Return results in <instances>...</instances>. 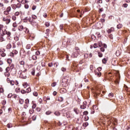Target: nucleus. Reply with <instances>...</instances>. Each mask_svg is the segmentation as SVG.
Masks as SVG:
<instances>
[{
	"label": "nucleus",
	"mask_w": 130,
	"mask_h": 130,
	"mask_svg": "<svg viewBox=\"0 0 130 130\" xmlns=\"http://www.w3.org/2000/svg\"><path fill=\"white\" fill-rule=\"evenodd\" d=\"M78 66H79L78 62H76V61H73L72 68L73 70H77V69H78Z\"/></svg>",
	"instance_id": "0eeeda50"
},
{
	"label": "nucleus",
	"mask_w": 130,
	"mask_h": 130,
	"mask_svg": "<svg viewBox=\"0 0 130 130\" xmlns=\"http://www.w3.org/2000/svg\"><path fill=\"white\" fill-rule=\"evenodd\" d=\"M12 54L13 55H16V54H18V51L16 49H13Z\"/></svg>",
	"instance_id": "aec40b11"
},
{
	"label": "nucleus",
	"mask_w": 130,
	"mask_h": 130,
	"mask_svg": "<svg viewBox=\"0 0 130 130\" xmlns=\"http://www.w3.org/2000/svg\"><path fill=\"white\" fill-rule=\"evenodd\" d=\"M6 11L8 12L9 13H10V12H11V11H12V8H11L10 6H9L7 8Z\"/></svg>",
	"instance_id": "c756f323"
},
{
	"label": "nucleus",
	"mask_w": 130,
	"mask_h": 130,
	"mask_svg": "<svg viewBox=\"0 0 130 130\" xmlns=\"http://www.w3.org/2000/svg\"><path fill=\"white\" fill-rule=\"evenodd\" d=\"M73 111L77 115L80 114V110H79V109L78 108H74L73 109Z\"/></svg>",
	"instance_id": "4468645a"
},
{
	"label": "nucleus",
	"mask_w": 130,
	"mask_h": 130,
	"mask_svg": "<svg viewBox=\"0 0 130 130\" xmlns=\"http://www.w3.org/2000/svg\"><path fill=\"white\" fill-rule=\"evenodd\" d=\"M29 114H33V113H34V110H33V109H29Z\"/></svg>",
	"instance_id": "ea45409f"
},
{
	"label": "nucleus",
	"mask_w": 130,
	"mask_h": 130,
	"mask_svg": "<svg viewBox=\"0 0 130 130\" xmlns=\"http://www.w3.org/2000/svg\"><path fill=\"white\" fill-rule=\"evenodd\" d=\"M11 86H14L15 85V82L13 80H11L10 82Z\"/></svg>",
	"instance_id": "4d7b16f0"
},
{
	"label": "nucleus",
	"mask_w": 130,
	"mask_h": 130,
	"mask_svg": "<svg viewBox=\"0 0 130 130\" xmlns=\"http://www.w3.org/2000/svg\"><path fill=\"white\" fill-rule=\"evenodd\" d=\"M113 31H114V27H111L110 29L107 30V32H108V34H110V33L113 32Z\"/></svg>",
	"instance_id": "dca6fc26"
},
{
	"label": "nucleus",
	"mask_w": 130,
	"mask_h": 130,
	"mask_svg": "<svg viewBox=\"0 0 130 130\" xmlns=\"http://www.w3.org/2000/svg\"><path fill=\"white\" fill-rule=\"evenodd\" d=\"M98 55L99 57H102V56H103V54H102V53L99 52Z\"/></svg>",
	"instance_id": "0e129e2a"
},
{
	"label": "nucleus",
	"mask_w": 130,
	"mask_h": 130,
	"mask_svg": "<svg viewBox=\"0 0 130 130\" xmlns=\"http://www.w3.org/2000/svg\"><path fill=\"white\" fill-rule=\"evenodd\" d=\"M79 50H75L73 53V57H78V56H79Z\"/></svg>",
	"instance_id": "1a4fd4ad"
},
{
	"label": "nucleus",
	"mask_w": 130,
	"mask_h": 130,
	"mask_svg": "<svg viewBox=\"0 0 130 130\" xmlns=\"http://www.w3.org/2000/svg\"><path fill=\"white\" fill-rule=\"evenodd\" d=\"M22 46V44L20 42H18L16 44V49L17 50H20L21 49V47Z\"/></svg>",
	"instance_id": "f8f14e48"
},
{
	"label": "nucleus",
	"mask_w": 130,
	"mask_h": 130,
	"mask_svg": "<svg viewBox=\"0 0 130 130\" xmlns=\"http://www.w3.org/2000/svg\"><path fill=\"white\" fill-rule=\"evenodd\" d=\"M20 92H21V94H26V90H25L24 89H22Z\"/></svg>",
	"instance_id": "680f3d73"
},
{
	"label": "nucleus",
	"mask_w": 130,
	"mask_h": 130,
	"mask_svg": "<svg viewBox=\"0 0 130 130\" xmlns=\"http://www.w3.org/2000/svg\"><path fill=\"white\" fill-rule=\"evenodd\" d=\"M31 104H32V109H35V108H36V107L37 106L36 104L35 103H34V101H32L31 102Z\"/></svg>",
	"instance_id": "6ab92c4d"
},
{
	"label": "nucleus",
	"mask_w": 130,
	"mask_h": 130,
	"mask_svg": "<svg viewBox=\"0 0 130 130\" xmlns=\"http://www.w3.org/2000/svg\"><path fill=\"white\" fill-rule=\"evenodd\" d=\"M22 13V12L21 11H17V12H16L15 13H14V15L16 16V17H18L19 16H20V14Z\"/></svg>",
	"instance_id": "b1692460"
},
{
	"label": "nucleus",
	"mask_w": 130,
	"mask_h": 130,
	"mask_svg": "<svg viewBox=\"0 0 130 130\" xmlns=\"http://www.w3.org/2000/svg\"><path fill=\"white\" fill-rule=\"evenodd\" d=\"M6 48L7 49H11L12 48V44H11L10 43L8 44L6 46Z\"/></svg>",
	"instance_id": "393cba45"
},
{
	"label": "nucleus",
	"mask_w": 130,
	"mask_h": 130,
	"mask_svg": "<svg viewBox=\"0 0 130 130\" xmlns=\"http://www.w3.org/2000/svg\"><path fill=\"white\" fill-rule=\"evenodd\" d=\"M31 58L34 60H36V59H37V56H36L35 55H34L32 56Z\"/></svg>",
	"instance_id": "4c0bfd02"
},
{
	"label": "nucleus",
	"mask_w": 130,
	"mask_h": 130,
	"mask_svg": "<svg viewBox=\"0 0 130 130\" xmlns=\"http://www.w3.org/2000/svg\"><path fill=\"white\" fill-rule=\"evenodd\" d=\"M70 13L71 14V15H76V10L75 9H71L70 10Z\"/></svg>",
	"instance_id": "4be33fe9"
},
{
	"label": "nucleus",
	"mask_w": 130,
	"mask_h": 130,
	"mask_svg": "<svg viewBox=\"0 0 130 130\" xmlns=\"http://www.w3.org/2000/svg\"><path fill=\"white\" fill-rule=\"evenodd\" d=\"M37 8V6L35 5H33L32 7H31V10H32V11H35Z\"/></svg>",
	"instance_id": "603ef678"
},
{
	"label": "nucleus",
	"mask_w": 130,
	"mask_h": 130,
	"mask_svg": "<svg viewBox=\"0 0 130 130\" xmlns=\"http://www.w3.org/2000/svg\"><path fill=\"white\" fill-rule=\"evenodd\" d=\"M3 14L6 16H2V21L3 22H5V23L6 25H9L10 23H11V18L12 17H11V15H10V12H8V11H6V10H5L3 12Z\"/></svg>",
	"instance_id": "f03ea898"
},
{
	"label": "nucleus",
	"mask_w": 130,
	"mask_h": 130,
	"mask_svg": "<svg viewBox=\"0 0 130 130\" xmlns=\"http://www.w3.org/2000/svg\"><path fill=\"white\" fill-rule=\"evenodd\" d=\"M19 104L23 105L24 104V100L22 99H19Z\"/></svg>",
	"instance_id": "a878e982"
},
{
	"label": "nucleus",
	"mask_w": 130,
	"mask_h": 130,
	"mask_svg": "<svg viewBox=\"0 0 130 130\" xmlns=\"http://www.w3.org/2000/svg\"><path fill=\"white\" fill-rule=\"evenodd\" d=\"M1 55L2 57H5V56H6V54L4 52L2 53H1Z\"/></svg>",
	"instance_id": "052dcab7"
},
{
	"label": "nucleus",
	"mask_w": 130,
	"mask_h": 130,
	"mask_svg": "<svg viewBox=\"0 0 130 130\" xmlns=\"http://www.w3.org/2000/svg\"><path fill=\"white\" fill-rule=\"evenodd\" d=\"M128 5L126 3L123 4L122 5V8H126L127 7H128Z\"/></svg>",
	"instance_id": "864d4df0"
},
{
	"label": "nucleus",
	"mask_w": 130,
	"mask_h": 130,
	"mask_svg": "<svg viewBox=\"0 0 130 130\" xmlns=\"http://www.w3.org/2000/svg\"><path fill=\"white\" fill-rule=\"evenodd\" d=\"M0 33H2L3 35H7V40H11V35H12V33L11 31H9L7 30L6 27L3 24H0Z\"/></svg>",
	"instance_id": "f257e3e1"
},
{
	"label": "nucleus",
	"mask_w": 130,
	"mask_h": 130,
	"mask_svg": "<svg viewBox=\"0 0 130 130\" xmlns=\"http://www.w3.org/2000/svg\"><path fill=\"white\" fill-rule=\"evenodd\" d=\"M14 40L15 41H19V37H14Z\"/></svg>",
	"instance_id": "338daca9"
},
{
	"label": "nucleus",
	"mask_w": 130,
	"mask_h": 130,
	"mask_svg": "<svg viewBox=\"0 0 130 130\" xmlns=\"http://www.w3.org/2000/svg\"><path fill=\"white\" fill-rule=\"evenodd\" d=\"M7 127H8L9 128H10V127H13V125H12V124L11 123H8L7 125Z\"/></svg>",
	"instance_id": "6e6d98bb"
},
{
	"label": "nucleus",
	"mask_w": 130,
	"mask_h": 130,
	"mask_svg": "<svg viewBox=\"0 0 130 130\" xmlns=\"http://www.w3.org/2000/svg\"><path fill=\"white\" fill-rule=\"evenodd\" d=\"M67 117L68 118H74V117H75V115L71 112H68L67 113Z\"/></svg>",
	"instance_id": "6e6552de"
},
{
	"label": "nucleus",
	"mask_w": 130,
	"mask_h": 130,
	"mask_svg": "<svg viewBox=\"0 0 130 130\" xmlns=\"http://www.w3.org/2000/svg\"><path fill=\"white\" fill-rule=\"evenodd\" d=\"M20 76L22 79H27V74H24L23 75L21 74Z\"/></svg>",
	"instance_id": "cd10ccee"
},
{
	"label": "nucleus",
	"mask_w": 130,
	"mask_h": 130,
	"mask_svg": "<svg viewBox=\"0 0 130 130\" xmlns=\"http://www.w3.org/2000/svg\"><path fill=\"white\" fill-rule=\"evenodd\" d=\"M87 106V102L84 101L83 103V105L80 106L81 109H85Z\"/></svg>",
	"instance_id": "9d476101"
},
{
	"label": "nucleus",
	"mask_w": 130,
	"mask_h": 130,
	"mask_svg": "<svg viewBox=\"0 0 130 130\" xmlns=\"http://www.w3.org/2000/svg\"><path fill=\"white\" fill-rule=\"evenodd\" d=\"M33 95H34V96L37 97V96H38V93H37V92H36V91H35L33 92Z\"/></svg>",
	"instance_id": "13d9d810"
},
{
	"label": "nucleus",
	"mask_w": 130,
	"mask_h": 130,
	"mask_svg": "<svg viewBox=\"0 0 130 130\" xmlns=\"http://www.w3.org/2000/svg\"><path fill=\"white\" fill-rule=\"evenodd\" d=\"M24 31L25 32V33H26L27 34H29V36L31 37V35H30V33L29 32V29H28L27 27H24Z\"/></svg>",
	"instance_id": "f3484780"
},
{
	"label": "nucleus",
	"mask_w": 130,
	"mask_h": 130,
	"mask_svg": "<svg viewBox=\"0 0 130 130\" xmlns=\"http://www.w3.org/2000/svg\"><path fill=\"white\" fill-rule=\"evenodd\" d=\"M57 101H59V102H62V101H63V98L61 96H59L58 98Z\"/></svg>",
	"instance_id": "bb28decb"
},
{
	"label": "nucleus",
	"mask_w": 130,
	"mask_h": 130,
	"mask_svg": "<svg viewBox=\"0 0 130 130\" xmlns=\"http://www.w3.org/2000/svg\"><path fill=\"white\" fill-rule=\"evenodd\" d=\"M94 73L97 77H101V72L99 71H97L96 70L94 71Z\"/></svg>",
	"instance_id": "ddd939ff"
},
{
	"label": "nucleus",
	"mask_w": 130,
	"mask_h": 130,
	"mask_svg": "<svg viewBox=\"0 0 130 130\" xmlns=\"http://www.w3.org/2000/svg\"><path fill=\"white\" fill-rule=\"evenodd\" d=\"M12 26L13 27H14V28H16V27H17L18 26V24H17V22H15L12 24Z\"/></svg>",
	"instance_id": "de8ad7c7"
},
{
	"label": "nucleus",
	"mask_w": 130,
	"mask_h": 130,
	"mask_svg": "<svg viewBox=\"0 0 130 130\" xmlns=\"http://www.w3.org/2000/svg\"><path fill=\"white\" fill-rule=\"evenodd\" d=\"M11 70V68L10 67H7L6 69V72H10V70Z\"/></svg>",
	"instance_id": "69168bd1"
},
{
	"label": "nucleus",
	"mask_w": 130,
	"mask_h": 130,
	"mask_svg": "<svg viewBox=\"0 0 130 130\" xmlns=\"http://www.w3.org/2000/svg\"><path fill=\"white\" fill-rule=\"evenodd\" d=\"M66 40H64L63 42H62V45L64 46H67L68 45V42L67 41H65Z\"/></svg>",
	"instance_id": "2f4dec72"
},
{
	"label": "nucleus",
	"mask_w": 130,
	"mask_h": 130,
	"mask_svg": "<svg viewBox=\"0 0 130 130\" xmlns=\"http://www.w3.org/2000/svg\"><path fill=\"white\" fill-rule=\"evenodd\" d=\"M60 92H61V93L64 94V93H67V89H66V88H61L60 90Z\"/></svg>",
	"instance_id": "412c9836"
},
{
	"label": "nucleus",
	"mask_w": 130,
	"mask_h": 130,
	"mask_svg": "<svg viewBox=\"0 0 130 130\" xmlns=\"http://www.w3.org/2000/svg\"><path fill=\"white\" fill-rule=\"evenodd\" d=\"M73 28L75 29V30H79L80 28V26L79 25V24L74 23L73 24Z\"/></svg>",
	"instance_id": "9b49d317"
},
{
	"label": "nucleus",
	"mask_w": 130,
	"mask_h": 130,
	"mask_svg": "<svg viewBox=\"0 0 130 130\" xmlns=\"http://www.w3.org/2000/svg\"><path fill=\"white\" fill-rule=\"evenodd\" d=\"M127 52L130 53V46L127 47Z\"/></svg>",
	"instance_id": "774afa93"
},
{
	"label": "nucleus",
	"mask_w": 130,
	"mask_h": 130,
	"mask_svg": "<svg viewBox=\"0 0 130 130\" xmlns=\"http://www.w3.org/2000/svg\"><path fill=\"white\" fill-rule=\"evenodd\" d=\"M25 92L26 93H30V92H31V88L28 87L27 88H26Z\"/></svg>",
	"instance_id": "c9c22d12"
},
{
	"label": "nucleus",
	"mask_w": 130,
	"mask_h": 130,
	"mask_svg": "<svg viewBox=\"0 0 130 130\" xmlns=\"http://www.w3.org/2000/svg\"><path fill=\"white\" fill-rule=\"evenodd\" d=\"M109 98H112V97H113V96H114V94H113V93L111 92L108 95Z\"/></svg>",
	"instance_id": "c03bdc74"
},
{
	"label": "nucleus",
	"mask_w": 130,
	"mask_h": 130,
	"mask_svg": "<svg viewBox=\"0 0 130 130\" xmlns=\"http://www.w3.org/2000/svg\"><path fill=\"white\" fill-rule=\"evenodd\" d=\"M5 35H3V34L0 36V42H4V41H6V39L4 38Z\"/></svg>",
	"instance_id": "2eb2a0df"
},
{
	"label": "nucleus",
	"mask_w": 130,
	"mask_h": 130,
	"mask_svg": "<svg viewBox=\"0 0 130 130\" xmlns=\"http://www.w3.org/2000/svg\"><path fill=\"white\" fill-rule=\"evenodd\" d=\"M5 77H7V78L10 77V73L6 72L5 73Z\"/></svg>",
	"instance_id": "79ce46f5"
},
{
	"label": "nucleus",
	"mask_w": 130,
	"mask_h": 130,
	"mask_svg": "<svg viewBox=\"0 0 130 130\" xmlns=\"http://www.w3.org/2000/svg\"><path fill=\"white\" fill-rule=\"evenodd\" d=\"M31 17L32 18V20H37V19H38V17L36 15L33 14L31 15Z\"/></svg>",
	"instance_id": "f704fd0d"
},
{
	"label": "nucleus",
	"mask_w": 130,
	"mask_h": 130,
	"mask_svg": "<svg viewBox=\"0 0 130 130\" xmlns=\"http://www.w3.org/2000/svg\"><path fill=\"white\" fill-rule=\"evenodd\" d=\"M51 113H52V112H51V111H48L46 112L45 114H46V115H50V114H51Z\"/></svg>",
	"instance_id": "58836bf2"
},
{
	"label": "nucleus",
	"mask_w": 130,
	"mask_h": 130,
	"mask_svg": "<svg viewBox=\"0 0 130 130\" xmlns=\"http://www.w3.org/2000/svg\"><path fill=\"white\" fill-rule=\"evenodd\" d=\"M11 19L12 20L15 21H16V20H17V16L16 15H14L12 16Z\"/></svg>",
	"instance_id": "7c9ffc66"
},
{
	"label": "nucleus",
	"mask_w": 130,
	"mask_h": 130,
	"mask_svg": "<svg viewBox=\"0 0 130 130\" xmlns=\"http://www.w3.org/2000/svg\"><path fill=\"white\" fill-rule=\"evenodd\" d=\"M54 114L56 115V116H59L60 115V112L58 111L55 112Z\"/></svg>",
	"instance_id": "473e14b6"
},
{
	"label": "nucleus",
	"mask_w": 130,
	"mask_h": 130,
	"mask_svg": "<svg viewBox=\"0 0 130 130\" xmlns=\"http://www.w3.org/2000/svg\"><path fill=\"white\" fill-rule=\"evenodd\" d=\"M117 29H120L121 28H122V24H119L117 25Z\"/></svg>",
	"instance_id": "37998d69"
},
{
	"label": "nucleus",
	"mask_w": 130,
	"mask_h": 130,
	"mask_svg": "<svg viewBox=\"0 0 130 130\" xmlns=\"http://www.w3.org/2000/svg\"><path fill=\"white\" fill-rule=\"evenodd\" d=\"M19 64L21 66H25V61H24L23 60H21V61H19Z\"/></svg>",
	"instance_id": "a19ab883"
},
{
	"label": "nucleus",
	"mask_w": 130,
	"mask_h": 130,
	"mask_svg": "<svg viewBox=\"0 0 130 130\" xmlns=\"http://www.w3.org/2000/svg\"><path fill=\"white\" fill-rule=\"evenodd\" d=\"M25 27H24V26H23V25H20L18 26V29L19 30V31H23L24 30Z\"/></svg>",
	"instance_id": "a211bd4d"
},
{
	"label": "nucleus",
	"mask_w": 130,
	"mask_h": 130,
	"mask_svg": "<svg viewBox=\"0 0 130 130\" xmlns=\"http://www.w3.org/2000/svg\"><path fill=\"white\" fill-rule=\"evenodd\" d=\"M8 63H12V59H7Z\"/></svg>",
	"instance_id": "e2e57ef3"
},
{
	"label": "nucleus",
	"mask_w": 130,
	"mask_h": 130,
	"mask_svg": "<svg viewBox=\"0 0 130 130\" xmlns=\"http://www.w3.org/2000/svg\"><path fill=\"white\" fill-rule=\"evenodd\" d=\"M18 95L17 94H14V95H12V98H14V99H15L16 100H17V99H18Z\"/></svg>",
	"instance_id": "a18cd8bd"
},
{
	"label": "nucleus",
	"mask_w": 130,
	"mask_h": 130,
	"mask_svg": "<svg viewBox=\"0 0 130 130\" xmlns=\"http://www.w3.org/2000/svg\"><path fill=\"white\" fill-rule=\"evenodd\" d=\"M59 28L60 31H62L63 29L65 30L66 28L63 27V24H60L59 25Z\"/></svg>",
	"instance_id": "c85d7f7f"
},
{
	"label": "nucleus",
	"mask_w": 130,
	"mask_h": 130,
	"mask_svg": "<svg viewBox=\"0 0 130 130\" xmlns=\"http://www.w3.org/2000/svg\"><path fill=\"white\" fill-rule=\"evenodd\" d=\"M22 7V4L21 3H19L17 4H14L11 5V8L13 9V10H16L17 9H20Z\"/></svg>",
	"instance_id": "20e7f679"
},
{
	"label": "nucleus",
	"mask_w": 130,
	"mask_h": 130,
	"mask_svg": "<svg viewBox=\"0 0 130 130\" xmlns=\"http://www.w3.org/2000/svg\"><path fill=\"white\" fill-rule=\"evenodd\" d=\"M26 20L29 21L32 26H37L38 25L37 21H35V20L34 19H31V17H30L29 18L26 17Z\"/></svg>",
	"instance_id": "39448f33"
},
{
	"label": "nucleus",
	"mask_w": 130,
	"mask_h": 130,
	"mask_svg": "<svg viewBox=\"0 0 130 130\" xmlns=\"http://www.w3.org/2000/svg\"><path fill=\"white\" fill-rule=\"evenodd\" d=\"M102 61H103V63H106L107 62V59L106 58H104L103 60H102Z\"/></svg>",
	"instance_id": "3c124183"
},
{
	"label": "nucleus",
	"mask_w": 130,
	"mask_h": 130,
	"mask_svg": "<svg viewBox=\"0 0 130 130\" xmlns=\"http://www.w3.org/2000/svg\"><path fill=\"white\" fill-rule=\"evenodd\" d=\"M26 48V49H30V48H31V45L30 44L27 45Z\"/></svg>",
	"instance_id": "bf43d9fd"
},
{
	"label": "nucleus",
	"mask_w": 130,
	"mask_h": 130,
	"mask_svg": "<svg viewBox=\"0 0 130 130\" xmlns=\"http://www.w3.org/2000/svg\"><path fill=\"white\" fill-rule=\"evenodd\" d=\"M37 118V115H34L32 117V120H36V119Z\"/></svg>",
	"instance_id": "8fccbe9b"
},
{
	"label": "nucleus",
	"mask_w": 130,
	"mask_h": 130,
	"mask_svg": "<svg viewBox=\"0 0 130 130\" xmlns=\"http://www.w3.org/2000/svg\"><path fill=\"white\" fill-rule=\"evenodd\" d=\"M69 79H68V77H64L63 78L61 82V85L63 87H68L69 86V82H68Z\"/></svg>",
	"instance_id": "7ed1b4c3"
},
{
	"label": "nucleus",
	"mask_w": 130,
	"mask_h": 130,
	"mask_svg": "<svg viewBox=\"0 0 130 130\" xmlns=\"http://www.w3.org/2000/svg\"><path fill=\"white\" fill-rule=\"evenodd\" d=\"M22 75H24V74H27V69H24L23 71H22L21 73Z\"/></svg>",
	"instance_id": "49530a36"
},
{
	"label": "nucleus",
	"mask_w": 130,
	"mask_h": 130,
	"mask_svg": "<svg viewBox=\"0 0 130 130\" xmlns=\"http://www.w3.org/2000/svg\"><path fill=\"white\" fill-rule=\"evenodd\" d=\"M0 7L2 8V10H3V11H4V10H6V8H5V5L2 3H0Z\"/></svg>",
	"instance_id": "5701e85b"
},
{
	"label": "nucleus",
	"mask_w": 130,
	"mask_h": 130,
	"mask_svg": "<svg viewBox=\"0 0 130 130\" xmlns=\"http://www.w3.org/2000/svg\"><path fill=\"white\" fill-rule=\"evenodd\" d=\"M43 100L44 102H45V104H46V103H47V99L46 96H43Z\"/></svg>",
	"instance_id": "72a5a7b5"
},
{
	"label": "nucleus",
	"mask_w": 130,
	"mask_h": 130,
	"mask_svg": "<svg viewBox=\"0 0 130 130\" xmlns=\"http://www.w3.org/2000/svg\"><path fill=\"white\" fill-rule=\"evenodd\" d=\"M46 62L45 61H42L41 62L42 67H45Z\"/></svg>",
	"instance_id": "5fc2aeb1"
},
{
	"label": "nucleus",
	"mask_w": 130,
	"mask_h": 130,
	"mask_svg": "<svg viewBox=\"0 0 130 130\" xmlns=\"http://www.w3.org/2000/svg\"><path fill=\"white\" fill-rule=\"evenodd\" d=\"M67 44L68 45H72V40H71V39H69L67 41Z\"/></svg>",
	"instance_id": "e433bc0d"
},
{
	"label": "nucleus",
	"mask_w": 130,
	"mask_h": 130,
	"mask_svg": "<svg viewBox=\"0 0 130 130\" xmlns=\"http://www.w3.org/2000/svg\"><path fill=\"white\" fill-rule=\"evenodd\" d=\"M29 103H30V101L28 99H25L24 101V105H23L24 109H27V108L29 107Z\"/></svg>",
	"instance_id": "423d86ee"
},
{
	"label": "nucleus",
	"mask_w": 130,
	"mask_h": 130,
	"mask_svg": "<svg viewBox=\"0 0 130 130\" xmlns=\"http://www.w3.org/2000/svg\"><path fill=\"white\" fill-rule=\"evenodd\" d=\"M45 26H46V27H49V26H50V24L49 23V22H45Z\"/></svg>",
	"instance_id": "09e8293b"
}]
</instances>
